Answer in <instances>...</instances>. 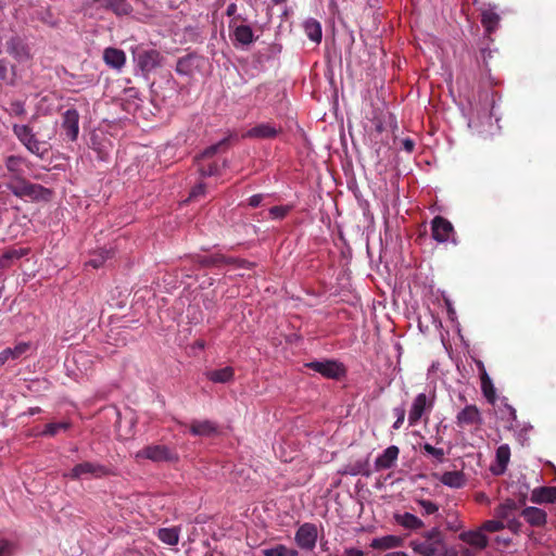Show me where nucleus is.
I'll use <instances>...</instances> for the list:
<instances>
[{"mask_svg":"<svg viewBox=\"0 0 556 556\" xmlns=\"http://www.w3.org/2000/svg\"><path fill=\"white\" fill-rule=\"evenodd\" d=\"M400 450L395 445H391L387 447L382 454H380L375 460L376 470H384L392 468L397 458H399Z\"/></svg>","mask_w":556,"mask_h":556,"instance_id":"obj_18","label":"nucleus"},{"mask_svg":"<svg viewBox=\"0 0 556 556\" xmlns=\"http://www.w3.org/2000/svg\"><path fill=\"white\" fill-rule=\"evenodd\" d=\"M13 134L18 141L33 154L43 159L49 151L48 143L36 137L29 125L14 124L12 126Z\"/></svg>","mask_w":556,"mask_h":556,"instance_id":"obj_2","label":"nucleus"},{"mask_svg":"<svg viewBox=\"0 0 556 556\" xmlns=\"http://www.w3.org/2000/svg\"><path fill=\"white\" fill-rule=\"evenodd\" d=\"M40 412H41V408L38 406L30 407L26 413H24V415L33 416V415L39 414Z\"/></svg>","mask_w":556,"mask_h":556,"instance_id":"obj_57","label":"nucleus"},{"mask_svg":"<svg viewBox=\"0 0 556 556\" xmlns=\"http://www.w3.org/2000/svg\"><path fill=\"white\" fill-rule=\"evenodd\" d=\"M304 31L306 36L314 42L319 43L323 37L320 23L315 18H307L304 24Z\"/></svg>","mask_w":556,"mask_h":556,"instance_id":"obj_29","label":"nucleus"},{"mask_svg":"<svg viewBox=\"0 0 556 556\" xmlns=\"http://www.w3.org/2000/svg\"><path fill=\"white\" fill-rule=\"evenodd\" d=\"M216 430V425L211 420H193L190 426V432L193 435L208 437Z\"/></svg>","mask_w":556,"mask_h":556,"instance_id":"obj_25","label":"nucleus"},{"mask_svg":"<svg viewBox=\"0 0 556 556\" xmlns=\"http://www.w3.org/2000/svg\"><path fill=\"white\" fill-rule=\"evenodd\" d=\"M22 164V157L16 155H9L5 159V167L9 172H17Z\"/></svg>","mask_w":556,"mask_h":556,"instance_id":"obj_45","label":"nucleus"},{"mask_svg":"<svg viewBox=\"0 0 556 556\" xmlns=\"http://www.w3.org/2000/svg\"><path fill=\"white\" fill-rule=\"evenodd\" d=\"M394 413H395V415H396V420L394 421V424H393L392 428H393V429H400V428H401V426H402V425H403V422H404V419H405V410H404V408H402V407H396V408L394 409Z\"/></svg>","mask_w":556,"mask_h":556,"instance_id":"obj_49","label":"nucleus"},{"mask_svg":"<svg viewBox=\"0 0 556 556\" xmlns=\"http://www.w3.org/2000/svg\"><path fill=\"white\" fill-rule=\"evenodd\" d=\"M0 80L13 85V79H9V67L5 59H0Z\"/></svg>","mask_w":556,"mask_h":556,"instance_id":"obj_46","label":"nucleus"},{"mask_svg":"<svg viewBox=\"0 0 556 556\" xmlns=\"http://www.w3.org/2000/svg\"><path fill=\"white\" fill-rule=\"evenodd\" d=\"M195 345H197L199 349H204L205 343H204V341H203V340H198V341L195 342Z\"/></svg>","mask_w":556,"mask_h":556,"instance_id":"obj_62","label":"nucleus"},{"mask_svg":"<svg viewBox=\"0 0 556 556\" xmlns=\"http://www.w3.org/2000/svg\"><path fill=\"white\" fill-rule=\"evenodd\" d=\"M519 505L514 500H506L505 502L501 503L494 510V515L496 518L502 520H507L515 516L516 511L518 510Z\"/></svg>","mask_w":556,"mask_h":556,"instance_id":"obj_26","label":"nucleus"},{"mask_svg":"<svg viewBox=\"0 0 556 556\" xmlns=\"http://www.w3.org/2000/svg\"><path fill=\"white\" fill-rule=\"evenodd\" d=\"M106 9L118 16L128 15L132 11V7L127 0H110Z\"/></svg>","mask_w":556,"mask_h":556,"instance_id":"obj_34","label":"nucleus"},{"mask_svg":"<svg viewBox=\"0 0 556 556\" xmlns=\"http://www.w3.org/2000/svg\"><path fill=\"white\" fill-rule=\"evenodd\" d=\"M193 66V58L186 55L180 58L176 64V72L180 75H190Z\"/></svg>","mask_w":556,"mask_h":556,"instance_id":"obj_38","label":"nucleus"},{"mask_svg":"<svg viewBox=\"0 0 556 556\" xmlns=\"http://www.w3.org/2000/svg\"><path fill=\"white\" fill-rule=\"evenodd\" d=\"M500 15L492 9H483L481 12V24L488 34H492L498 26Z\"/></svg>","mask_w":556,"mask_h":556,"instance_id":"obj_28","label":"nucleus"},{"mask_svg":"<svg viewBox=\"0 0 556 556\" xmlns=\"http://www.w3.org/2000/svg\"><path fill=\"white\" fill-rule=\"evenodd\" d=\"M71 428V422L61 421V422H50L47 424L45 429L40 432L42 437H54L61 431H66Z\"/></svg>","mask_w":556,"mask_h":556,"instance_id":"obj_37","label":"nucleus"},{"mask_svg":"<svg viewBox=\"0 0 556 556\" xmlns=\"http://www.w3.org/2000/svg\"><path fill=\"white\" fill-rule=\"evenodd\" d=\"M7 51L16 60H26L29 58L26 46L18 39L12 38L7 42Z\"/></svg>","mask_w":556,"mask_h":556,"instance_id":"obj_27","label":"nucleus"},{"mask_svg":"<svg viewBox=\"0 0 556 556\" xmlns=\"http://www.w3.org/2000/svg\"><path fill=\"white\" fill-rule=\"evenodd\" d=\"M35 352L31 342H18L13 348H7L0 352V366L9 361L26 358Z\"/></svg>","mask_w":556,"mask_h":556,"instance_id":"obj_10","label":"nucleus"},{"mask_svg":"<svg viewBox=\"0 0 556 556\" xmlns=\"http://www.w3.org/2000/svg\"><path fill=\"white\" fill-rule=\"evenodd\" d=\"M157 539L164 544L174 546L179 542V529L173 528H162L157 531Z\"/></svg>","mask_w":556,"mask_h":556,"instance_id":"obj_30","label":"nucleus"},{"mask_svg":"<svg viewBox=\"0 0 556 556\" xmlns=\"http://www.w3.org/2000/svg\"><path fill=\"white\" fill-rule=\"evenodd\" d=\"M330 556H364V552L356 547H346L342 553Z\"/></svg>","mask_w":556,"mask_h":556,"instance_id":"obj_50","label":"nucleus"},{"mask_svg":"<svg viewBox=\"0 0 556 556\" xmlns=\"http://www.w3.org/2000/svg\"><path fill=\"white\" fill-rule=\"evenodd\" d=\"M505 521V528L509 529L514 533L520 532L522 525L515 516Z\"/></svg>","mask_w":556,"mask_h":556,"instance_id":"obj_48","label":"nucleus"},{"mask_svg":"<svg viewBox=\"0 0 556 556\" xmlns=\"http://www.w3.org/2000/svg\"><path fill=\"white\" fill-rule=\"evenodd\" d=\"M306 367L320 374L325 379L340 380L345 378L348 369L345 365L337 359L315 361L306 364Z\"/></svg>","mask_w":556,"mask_h":556,"instance_id":"obj_4","label":"nucleus"},{"mask_svg":"<svg viewBox=\"0 0 556 556\" xmlns=\"http://www.w3.org/2000/svg\"><path fill=\"white\" fill-rule=\"evenodd\" d=\"M205 192V185L200 182L197 186L193 187V189L190 192V198H198L199 195L204 194Z\"/></svg>","mask_w":556,"mask_h":556,"instance_id":"obj_51","label":"nucleus"},{"mask_svg":"<svg viewBox=\"0 0 556 556\" xmlns=\"http://www.w3.org/2000/svg\"><path fill=\"white\" fill-rule=\"evenodd\" d=\"M504 528H505V521L502 519H498V518L496 520H486L481 526V530L486 531V532H497L500 530H503Z\"/></svg>","mask_w":556,"mask_h":556,"instance_id":"obj_42","label":"nucleus"},{"mask_svg":"<svg viewBox=\"0 0 556 556\" xmlns=\"http://www.w3.org/2000/svg\"><path fill=\"white\" fill-rule=\"evenodd\" d=\"M94 3H99L102 8H108L110 0H92Z\"/></svg>","mask_w":556,"mask_h":556,"instance_id":"obj_60","label":"nucleus"},{"mask_svg":"<svg viewBox=\"0 0 556 556\" xmlns=\"http://www.w3.org/2000/svg\"><path fill=\"white\" fill-rule=\"evenodd\" d=\"M482 421V416L476 405H466L456 416V424L460 428H478Z\"/></svg>","mask_w":556,"mask_h":556,"instance_id":"obj_11","label":"nucleus"},{"mask_svg":"<svg viewBox=\"0 0 556 556\" xmlns=\"http://www.w3.org/2000/svg\"><path fill=\"white\" fill-rule=\"evenodd\" d=\"M280 132L281 127H276V125L270 123H262L249 129L243 137L253 139H273Z\"/></svg>","mask_w":556,"mask_h":556,"instance_id":"obj_16","label":"nucleus"},{"mask_svg":"<svg viewBox=\"0 0 556 556\" xmlns=\"http://www.w3.org/2000/svg\"><path fill=\"white\" fill-rule=\"evenodd\" d=\"M482 387V393H483V396L486 399V401L492 404V405H496V402L500 401L501 404H503L504 408L506 409L507 414H508V428H513L515 426V424L517 422V414H516V409L510 406L509 404L506 403V399L505 397H502L500 399L497 395H496V391L494 389V384H481Z\"/></svg>","mask_w":556,"mask_h":556,"instance_id":"obj_13","label":"nucleus"},{"mask_svg":"<svg viewBox=\"0 0 556 556\" xmlns=\"http://www.w3.org/2000/svg\"><path fill=\"white\" fill-rule=\"evenodd\" d=\"M235 370L230 366H226L224 368L212 370L208 372L207 378L211 382H228L233 379Z\"/></svg>","mask_w":556,"mask_h":556,"instance_id":"obj_31","label":"nucleus"},{"mask_svg":"<svg viewBox=\"0 0 556 556\" xmlns=\"http://www.w3.org/2000/svg\"><path fill=\"white\" fill-rule=\"evenodd\" d=\"M479 367H480V379H481V382H492L489 375L486 374L484 367L482 366L481 363L478 364Z\"/></svg>","mask_w":556,"mask_h":556,"instance_id":"obj_55","label":"nucleus"},{"mask_svg":"<svg viewBox=\"0 0 556 556\" xmlns=\"http://www.w3.org/2000/svg\"><path fill=\"white\" fill-rule=\"evenodd\" d=\"M496 542L497 543H502L504 545H509L511 540L509 538H500V536H497L496 538Z\"/></svg>","mask_w":556,"mask_h":556,"instance_id":"obj_58","label":"nucleus"},{"mask_svg":"<svg viewBox=\"0 0 556 556\" xmlns=\"http://www.w3.org/2000/svg\"><path fill=\"white\" fill-rule=\"evenodd\" d=\"M532 503H556V486H540L531 492L530 497Z\"/></svg>","mask_w":556,"mask_h":556,"instance_id":"obj_22","label":"nucleus"},{"mask_svg":"<svg viewBox=\"0 0 556 556\" xmlns=\"http://www.w3.org/2000/svg\"><path fill=\"white\" fill-rule=\"evenodd\" d=\"M193 262L202 268L219 267L222 265H233L236 267H250V262L245 260L227 257L224 254L215 253L212 255H195Z\"/></svg>","mask_w":556,"mask_h":556,"instance_id":"obj_5","label":"nucleus"},{"mask_svg":"<svg viewBox=\"0 0 556 556\" xmlns=\"http://www.w3.org/2000/svg\"><path fill=\"white\" fill-rule=\"evenodd\" d=\"M417 503L425 515H433L439 510V506L429 500H418Z\"/></svg>","mask_w":556,"mask_h":556,"instance_id":"obj_44","label":"nucleus"},{"mask_svg":"<svg viewBox=\"0 0 556 556\" xmlns=\"http://www.w3.org/2000/svg\"><path fill=\"white\" fill-rule=\"evenodd\" d=\"M7 112L12 116L22 117L26 114L25 104L20 100L11 101Z\"/></svg>","mask_w":556,"mask_h":556,"instance_id":"obj_40","label":"nucleus"},{"mask_svg":"<svg viewBox=\"0 0 556 556\" xmlns=\"http://www.w3.org/2000/svg\"><path fill=\"white\" fill-rule=\"evenodd\" d=\"M350 473L351 475H357V473H359V471L358 470H351Z\"/></svg>","mask_w":556,"mask_h":556,"instance_id":"obj_64","label":"nucleus"},{"mask_svg":"<svg viewBox=\"0 0 556 556\" xmlns=\"http://www.w3.org/2000/svg\"><path fill=\"white\" fill-rule=\"evenodd\" d=\"M422 536L425 541L433 542L435 544L445 546L442 533L439 530V528H432L431 530L425 532Z\"/></svg>","mask_w":556,"mask_h":556,"instance_id":"obj_39","label":"nucleus"},{"mask_svg":"<svg viewBox=\"0 0 556 556\" xmlns=\"http://www.w3.org/2000/svg\"><path fill=\"white\" fill-rule=\"evenodd\" d=\"M383 556H408L405 552H390L384 554Z\"/></svg>","mask_w":556,"mask_h":556,"instance_id":"obj_59","label":"nucleus"},{"mask_svg":"<svg viewBox=\"0 0 556 556\" xmlns=\"http://www.w3.org/2000/svg\"><path fill=\"white\" fill-rule=\"evenodd\" d=\"M459 539L479 549H484L488 546V538L481 528L473 531L462 532Z\"/></svg>","mask_w":556,"mask_h":556,"instance_id":"obj_21","label":"nucleus"},{"mask_svg":"<svg viewBox=\"0 0 556 556\" xmlns=\"http://www.w3.org/2000/svg\"><path fill=\"white\" fill-rule=\"evenodd\" d=\"M317 538V527L311 522L301 525L294 534L296 545L304 551H313L316 546Z\"/></svg>","mask_w":556,"mask_h":556,"instance_id":"obj_7","label":"nucleus"},{"mask_svg":"<svg viewBox=\"0 0 556 556\" xmlns=\"http://www.w3.org/2000/svg\"><path fill=\"white\" fill-rule=\"evenodd\" d=\"M108 473L109 470L105 466L98 463L84 462L74 466L70 472L64 473V477L78 480L84 478H101Z\"/></svg>","mask_w":556,"mask_h":556,"instance_id":"obj_6","label":"nucleus"},{"mask_svg":"<svg viewBox=\"0 0 556 556\" xmlns=\"http://www.w3.org/2000/svg\"><path fill=\"white\" fill-rule=\"evenodd\" d=\"M62 129L71 141H75L79 134V113L72 108L62 115Z\"/></svg>","mask_w":556,"mask_h":556,"instance_id":"obj_14","label":"nucleus"},{"mask_svg":"<svg viewBox=\"0 0 556 556\" xmlns=\"http://www.w3.org/2000/svg\"><path fill=\"white\" fill-rule=\"evenodd\" d=\"M521 516L532 527H543L547 521L546 513L534 506H529L522 509Z\"/></svg>","mask_w":556,"mask_h":556,"instance_id":"obj_20","label":"nucleus"},{"mask_svg":"<svg viewBox=\"0 0 556 556\" xmlns=\"http://www.w3.org/2000/svg\"><path fill=\"white\" fill-rule=\"evenodd\" d=\"M3 256L5 258H13V257H17V254H16V252H8Z\"/></svg>","mask_w":556,"mask_h":556,"instance_id":"obj_61","label":"nucleus"},{"mask_svg":"<svg viewBox=\"0 0 556 556\" xmlns=\"http://www.w3.org/2000/svg\"><path fill=\"white\" fill-rule=\"evenodd\" d=\"M495 457H496L497 465L500 466V470L496 471V473H502L505 471L507 464L509 463V458H510L509 446L507 444L500 445L496 450Z\"/></svg>","mask_w":556,"mask_h":556,"instance_id":"obj_33","label":"nucleus"},{"mask_svg":"<svg viewBox=\"0 0 556 556\" xmlns=\"http://www.w3.org/2000/svg\"><path fill=\"white\" fill-rule=\"evenodd\" d=\"M403 545V539L397 535L389 534L380 538H375L370 542V547L374 549H391Z\"/></svg>","mask_w":556,"mask_h":556,"instance_id":"obj_23","label":"nucleus"},{"mask_svg":"<svg viewBox=\"0 0 556 556\" xmlns=\"http://www.w3.org/2000/svg\"><path fill=\"white\" fill-rule=\"evenodd\" d=\"M453 225L442 216H435L431 222L432 238L438 242H446L453 233Z\"/></svg>","mask_w":556,"mask_h":556,"instance_id":"obj_15","label":"nucleus"},{"mask_svg":"<svg viewBox=\"0 0 556 556\" xmlns=\"http://www.w3.org/2000/svg\"><path fill=\"white\" fill-rule=\"evenodd\" d=\"M291 210L292 205H277L269 208V214L275 219H282L290 213Z\"/></svg>","mask_w":556,"mask_h":556,"instance_id":"obj_41","label":"nucleus"},{"mask_svg":"<svg viewBox=\"0 0 556 556\" xmlns=\"http://www.w3.org/2000/svg\"><path fill=\"white\" fill-rule=\"evenodd\" d=\"M136 61L143 73H150L161 66L163 56L155 49L142 50L137 53Z\"/></svg>","mask_w":556,"mask_h":556,"instance_id":"obj_12","label":"nucleus"},{"mask_svg":"<svg viewBox=\"0 0 556 556\" xmlns=\"http://www.w3.org/2000/svg\"><path fill=\"white\" fill-rule=\"evenodd\" d=\"M463 556H473L469 551H466Z\"/></svg>","mask_w":556,"mask_h":556,"instance_id":"obj_63","label":"nucleus"},{"mask_svg":"<svg viewBox=\"0 0 556 556\" xmlns=\"http://www.w3.org/2000/svg\"><path fill=\"white\" fill-rule=\"evenodd\" d=\"M15 551L13 541L1 538L0 539V556H12Z\"/></svg>","mask_w":556,"mask_h":556,"instance_id":"obj_43","label":"nucleus"},{"mask_svg":"<svg viewBox=\"0 0 556 556\" xmlns=\"http://www.w3.org/2000/svg\"><path fill=\"white\" fill-rule=\"evenodd\" d=\"M137 459H149L151 462H169L174 459V454L165 445H148L136 453Z\"/></svg>","mask_w":556,"mask_h":556,"instance_id":"obj_8","label":"nucleus"},{"mask_svg":"<svg viewBox=\"0 0 556 556\" xmlns=\"http://www.w3.org/2000/svg\"><path fill=\"white\" fill-rule=\"evenodd\" d=\"M409 546L420 556H439L445 551V546L425 540H413L410 541Z\"/></svg>","mask_w":556,"mask_h":556,"instance_id":"obj_17","label":"nucleus"},{"mask_svg":"<svg viewBox=\"0 0 556 556\" xmlns=\"http://www.w3.org/2000/svg\"><path fill=\"white\" fill-rule=\"evenodd\" d=\"M8 188L17 198H28L30 200H48L52 191L41 185L31 184L24 178H18L14 182H10Z\"/></svg>","mask_w":556,"mask_h":556,"instance_id":"obj_3","label":"nucleus"},{"mask_svg":"<svg viewBox=\"0 0 556 556\" xmlns=\"http://www.w3.org/2000/svg\"><path fill=\"white\" fill-rule=\"evenodd\" d=\"M104 63L113 70H122L126 63V54L122 49L108 47L103 51Z\"/></svg>","mask_w":556,"mask_h":556,"instance_id":"obj_19","label":"nucleus"},{"mask_svg":"<svg viewBox=\"0 0 556 556\" xmlns=\"http://www.w3.org/2000/svg\"><path fill=\"white\" fill-rule=\"evenodd\" d=\"M403 148L407 151V152H413L414 151V148H415V143L412 139L409 138H406L403 140Z\"/></svg>","mask_w":556,"mask_h":556,"instance_id":"obj_54","label":"nucleus"},{"mask_svg":"<svg viewBox=\"0 0 556 556\" xmlns=\"http://www.w3.org/2000/svg\"><path fill=\"white\" fill-rule=\"evenodd\" d=\"M235 37L241 45H250L254 40L253 30L248 25H240L235 29Z\"/></svg>","mask_w":556,"mask_h":556,"instance_id":"obj_36","label":"nucleus"},{"mask_svg":"<svg viewBox=\"0 0 556 556\" xmlns=\"http://www.w3.org/2000/svg\"><path fill=\"white\" fill-rule=\"evenodd\" d=\"M424 451H425L427 454H429V455H431V456L435 457L437 459H442V458H443V456H444V451H443L442 448H440V447H435V446H433V445H431V444H429V443H426V444L424 445Z\"/></svg>","mask_w":556,"mask_h":556,"instance_id":"obj_47","label":"nucleus"},{"mask_svg":"<svg viewBox=\"0 0 556 556\" xmlns=\"http://www.w3.org/2000/svg\"><path fill=\"white\" fill-rule=\"evenodd\" d=\"M229 147V138H224L215 144L207 147L200 155L195 156L194 165L201 177L219 175L226 166V160L219 161L215 155L219 151H226Z\"/></svg>","mask_w":556,"mask_h":556,"instance_id":"obj_1","label":"nucleus"},{"mask_svg":"<svg viewBox=\"0 0 556 556\" xmlns=\"http://www.w3.org/2000/svg\"><path fill=\"white\" fill-rule=\"evenodd\" d=\"M264 556H299L296 549L288 547L283 544H277L273 547L262 551Z\"/></svg>","mask_w":556,"mask_h":556,"instance_id":"obj_32","label":"nucleus"},{"mask_svg":"<svg viewBox=\"0 0 556 556\" xmlns=\"http://www.w3.org/2000/svg\"><path fill=\"white\" fill-rule=\"evenodd\" d=\"M394 520L397 525L408 530H418L424 527L422 520L410 513L395 514Z\"/></svg>","mask_w":556,"mask_h":556,"instance_id":"obj_24","label":"nucleus"},{"mask_svg":"<svg viewBox=\"0 0 556 556\" xmlns=\"http://www.w3.org/2000/svg\"><path fill=\"white\" fill-rule=\"evenodd\" d=\"M237 12V5L235 3H231L227 7L226 14L228 16L233 15Z\"/></svg>","mask_w":556,"mask_h":556,"instance_id":"obj_56","label":"nucleus"},{"mask_svg":"<svg viewBox=\"0 0 556 556\" xmlns=\"http://www.w3.org/2000/svg\"><path fill=\"white\" fill-rule=\"evenodd\" d=\"M263 201L262 194H254L249 199V205L252 207H257Z\"/></svg>","mask_w":556,"mask_h":556,"instance_id":"obj_53","label":"nucleus"},{"mask_svg":"<svg viewBox=\"0 0 556 556\" xmlns=\"http://www.w3.org/2000/svg\"><path fill=\"white\" fill-rule=\"evenodd\" d=\"M441 482L451 488H460L464 484V477L458 471H447L441 477Z\"/></svg>","mask_w":556,"mask_h":556,"instance_id":"obj_35","label":"nucleus"},{"mask_svg":"<svg viewBox=\"0 0 556 556\" xmlns=\"http://www.w3.org/2000/svg\"><path fill=\"white\" fill-rule=\"evenodd\" d=\"M433 404V396H429L426 393L418 394L412 404L410 410L408 413V422L409 426H415L418 424L422 415L430 410Z\"/></svg>","mask_w":556,"mask_h":556,"instance_id":"obj_9","label":"nucleus"},{"mask_svg":"<svg viewBox=\"0 0 556 556\" xmlns=\"http://www.w3.org/2000/svg\"><path fill=\"white\" fill-rule=\"evenodd\" d=\"M104 262H105V257L103 255H99L97 257L91 258L88 262V265L92 266L93 268H99L104 264Z\"/></svg>","mask_w":556,"mask_h":556,"instance_id":"obj_52","label":"nucleus"}]
</instances>
